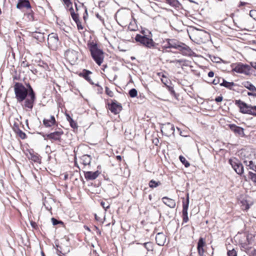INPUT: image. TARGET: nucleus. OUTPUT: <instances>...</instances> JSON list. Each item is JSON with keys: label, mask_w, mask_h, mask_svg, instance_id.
<instances>
[{"label": "nucleus", "mask_w": 256, "mask_h": 256, "mask_svg": "<svg viewBox=\"0 0 256 256\" xmlns=\"http://www.w3.org/2000/svg\"><path fill=\"white\" fill-rule=\"evenodd\" d=\"M189 204V196L188 194L187 195L186 200V202H183L182 204V218H183V222L186 223L188 220V210Z\"/></svg>", "instance_id": "nucleus-11"}, {"label": "nucleus", "mask_w": 256, "mask_h": 256, "mask_svg": "<svg viewBox=\"0 0 256 256\" xmlns=\"http://www.w3.org/2000/svg\"><path fill=\"white\" fill-rule=\"evenodd\" d=\"M116 158L117 160L120 161L122 160V157L120 156H116Z\"/></svg>", "instance_id": "nucleus-63"}, {"label": "nucleus", "mask_w": 256, "mask_h": 256, "mask_svg": "<svg viewBox=\"0 0 256 256\" xmlns=\"http://www.w3.org/2000/svg\"><path fill=\"white\" fill-rule=\"evenodd\" d=\"M168 91L170 92V94L172 95H174L175 94V92H174V88L173 87L171 86H166Z\"/></svg>", "instance_id": "nucleus-48"}, {"label": "nucleus", "mask_w": 256, "mask_h": 256, "mask_svg": "<svg viewBox=\"0 0 256 256\" xmlns=\"http://www.w3.org/2000/svg\"><path fill=\"white\" fill-rule=\"evenodd\" d=\"M208 76L210 78H212L214 76V72L212 71H210L208 73Z\"/></svg>", "instance_id": "nucleus-55"}, {"label": "nucleus", "mask_w": 256, "mask_h": 256, "mask_svg": "<svg viewBox=\"0 0 256 256\" xmlns=\"http://www.w3.org/2000/svg\"><path fill=\"white\" fill-rule=\"evenodd\" d=\"M242 86L248 89V90L252 91V92H256V87L252 84L250 82L248 81H246L242 83Z\"/></svg>", "instance_id": "nucleus-23"}, {"label": "nucleus", "mask_w": 256, "mask_h": 256, "mask_svg": "<svg viewBox=\"0 0 256 256\" xmlns=\"http://www.w3.org/2000/svg\"><path fill=\"white\" fill-rule=\"evenodd\" d=\"M81 162L84 166L90 165L91 162L92 157L88 154H84L80 158Z\"/></svg>", "instance_id": "nucleus-22"}, {"label": "nucleus", "mask_w": 256, "mask_h": 256, "mask_svg": "<svg viewBox=\"0 0 256 256\" xmlns=\"http://www.w3.org/2000/svg\"><path fill=\"white\" fill-rule=\"evenodd\" d=\"M158 74L160 76H162L161 81L166 86H168V84L170 82V80L167 78L166 76H164V74H161V73H158Z\"/></svg>", "instance_id": "nucleus-28"}, {"label": "nucleus", "mask_w": 256, "mask_h": 256, "mask_svg": "<svg viewBox=\"0 0 256 256\" xmlns=\"http://www.w3.org/2000/svg\"><path fill=\"white\" fill-rule=\"evenodd\" d=\"M234 22V25L236 26L237 28H240V29H242V26H238L236 22Z\"/></svg>", "instance_id": "nucleus-64"}, {"label": "nucleus", "mask_w": 256, "mask_h": 256, "mask_svg": "<svg viewBox=\"0 0 256 256\" xmlns=\"http://www.w3.org/2000/svg\"><path fill=\"white\" fill-rule=\"evenodd\" d=\"M166 44H165V45L164 46V47H165L166 48H170V46H169V39H168L166 40Z\"/></svg>", "instance_id": "nucleus-58"}, {"label": "nucleus", "mask_w": 256, "mask_h": 256, "mask_svg": "<svg viewBox=\"0 0 256 256\" xmlns=\"http://www.w3.org/2000/svg\"><path fill=\"white\" fill-rule=\"evenodd\" d=\"M228 162L237 174L242 175L244 173V166L238 159L236 158H230Z\"/></svg>", "instance_id": "nucleus-6"}, {"label": "nucleus", "mask_w": 256, "mask_h": 256, "mask_svg": "<svg viewBox=\"0 0 256 256\" xmlns=\"http://www.w3.org/2000/svg\"><path fill=\"white\" fill-rule=\"evenodd\" d=\"M169 46L179 50L182 54H187L190 50L188 46L175 39H169Z\"/></svg>", "instance_id": "nucleus-3"}, {"label": "nucleus", "mask_w": 256, "mask_h": 256, "mask_svg": "<svg viewBox=\"0 0 256 256\" xmlns=\"http://www.w3.org/2000/svg\"><path fill=\"white\" fill-rule=\"evenodd\" d=\"M66 4L67 7H70L72 6V2L70 0H62Z\"/></svg>", "instance_id": "nucleus-49"}, {"label": "nucleus", "mask_w": 256, "mask_h": 256, "mask_svg": "<svg viewBox=\"0 0 256 256\" xmlns=\"http://www.w3.org/2000/svg\"><path fill=\"white\" fill-rule=\"evenodd\" d=\"M161 184V183L160 182L158 181V182H156L155 180H151L149 182V184H148V185H149V186L150 188H156L157 186H160Z\"/></svg>", "instance_id": "nucleus-27"}, {"label": "nucleus", "mask_w": 256, "mask_h": 256, "mask_svg": "<svg viewBox=\"0 0 256 256\" xmlns=\"http://www.w3.org/2000/svg\"><path fill=\"white\" fill-rule=\"evenodd\" d=\"M21 66L23 67H27L28 66V63H26L24 62H22L21 63Z\"/></svg>", "instance_id": "nucleus-57"}, {"label": "nucleus", "mask_w": 256, "mask_h": 256, "mask_svg": "<svg viewBox=\"0 0 256 256\" xmlns=\"http://www.w3.org/2000/svg\"><path fill=\"white\" fill-rule=\"evenodd\" d=\"M144 247L148 250H152L153 249L152 244L151 242H145L143 244Z\"/></svg>", "instance_id": "nucleus-32"}, {"label": "nucleus", "mask_w": 256, "mask_h": 256, "mask_svg": "<svg viewBox=\"0 0 256 256\" xmlns=\"http://www.w3.org/2000/svg\"><path fill=\"white\" fill-rule=\"evenodd\" d=\"M222 82L220 83V86H224L226 88L232 90V87L235 85L234 82H228L226 80L224 79H222Z\"/></svg>", "instance_id": "nucleus-24"}, {"label": "nucleus", "mask_w": 256, "mask_h": 256, "mask_svg": "<svg viewBox=\"0 0 256 256\" xmlns=\"http://www.w3.org/2000/svg\"><path fill=\"white\" fill-rule=\"evenodd\" d=\"M92 74V72L88 70H84L82 72L80 73V76L84 78L88 82L91 84H94L89 75Z\"/></svg>", "instance_id": "nucleus-21"}, {"label": "nucleus", "mask_w": 256, "mask_h": 256, "mask_svg": "<svg viewBox=\"0 0 256 256\" xmlns=\"http://www.w3.org/2000/svg\"><path fill=\"white\" fill-rule=\"evenodd\" d=\"M246 252L250 256H256V250L252 247H250Z\"/></svg>", "instance_id": "nucleus-29"}, {"label": "nucleus", "mask_w": 256, "mask_h": 256, "mask_svg": "<svg viewBox=\"0 0 256 256\" xmlns=\"http://www.w3.org/2000/svg\"><path fill=\"white\" fill-rule=\"evenodd\" d=\"M108 108L112 112L115 114H118L122 110V106L120 104L116 101L112 102L111 104H108Z\"/></svg>", "instance_id": "nucleus-12"}, {"label": "nucleus", "mask_w": 256, "mask_h": 256, "mask_svg": "<svg viewBox=\"0 0 256 256\" xmlns=\"http://www.w3.org/2000/svg\"><path fill=\"white\" fill-rule=\"evenodd\" d=\"M161 131L166 136H170L174 132V126L170 122L162 124L161 126Z\"/></svg>", "instance_id": "nucleus-9"}, {"label": "nucleus", "mask_w": 256, "mask_h": 256, "mask_svg": "<svg viewBox=\"0 0 256 256\" xmlns=\"http://www.w3.org/2000/svg\"><path fill=\"white\" fill-rule=\"evenodd\" d=\"M96 16L97 18H98L101 21H103V20L102 19V16L98 14H96Z\"/></svg>", "instance_id": "nucleus-61"}, {"label": "nucleus", "mask_w": 256, "mask_h": 256, "mask_svg": "<svg viewBox=\"0 0 256 256\" xmlns=\"http://www.w3.org/2000/svg\"><path fill=\"white\" fill-rule=\"evenodd\" d=\"M40 134L42 136V137L44 138V140H48V138L47 137V136L48 135V134H44V133H40Z\"/></svg>", "instance_id": "nucleus-53"}, {"label": "nucleus", "mask_w": 256, "mask_h": 256, "mask_svg": "<svg viewBox=\"0 0 256 256\" xmlns=\"http://www.w3.org/2000/svg\"><path fill=\"white\" fill-rule=\"evenodd\" d=\"M84 9H85L86 14H84V20H86L88 14V12H87V8H86V7H84Z\"/></svg>", "instance_id": "nucleus-56"}, {"label": "nucleus", "mask_w": 256, "mask_h": 256, "mask_svg": "<svg viewBox=\"0 0 256 256\" xmlns=\"http://www.w3.org/2000/svg\"><path fill=\"white\" fill-rule=\"evenodd\" d=\"M26 88L20 82H16L14 86L15 98L17 102H24L22 106L32 110L36 97L34 90L30 84H26Z\"/></svg>", "instance_id": "nucleus-1"}, {"label": "nucleus", "mask_w": 256, "mask_h": 256, "mask_svg": "<svg viewBox=\"0 0 256 256\" xmlns=\"http://www.w3.org/2000/svg\"><path fill=\"white\" fill-rule=\"evenodd\" d=\"M179 158L180 161L184 165V166L186 168H188L190 166V163L186 160V158L183 156H180Z\"/></svg>", "instance_id": "nucleus-31"}, {"label": "nucleus", "mask_w": 256, "mask_h": 256, "mask_svg": "<svg viewBox=\"0 0 256 256\" xmlns=\"http://www.w3.org/2000/svg\"><path fill=\"white\" fill-rule=\"evenodd\" d=\"M163 202L170 208H174L176 206V202L174 200L168 198L166 196L162 198Z\"/></svg>", "instance_id": "nucleus-19"}, {"label": "nucleus", "mask_w": 256, "mask_h": 256, "mask_svg": "<svg viewBox=\"0 0 256 256\" xmlns=\"http://www.w3.org/2000/svg\"><path fill=\"white\" fill-rule=\"evenodd\" d=\"M236 104L240 108L241 112L248 114L250 107V105H248L240 100H236Z\"/></svg>", "instance_id": "nucleus-10"}, {"label": "nucleus", "mask_w": 256, "mask_h": 256, "mask_svg": "<svg viewBox=\"0 0 256 256\" xmlns=\"http://www.w3.org/2000/svg\"><path fill=\"white\" fill-rule=\"evenodd\" d=\"M52 222V224H64L63 222L60 220H58L56 219L52 218H51Z\"/></svg>", "instance_id": "nucleus-43"}, {"label": "nucleus", "mask_w": 256, "mask_h": 256, "mask_svg": "<svg viewBox=\"0 0 256 256\" xmlns=\"http://www.w3.org/2000/svg\"><path fill=\"white\" fill-rule=\"evenodd\" d=\"M100 205L105 210L110 207V204L108 202H101Z\"/></svg>", "instance_id": "nucleus-44"}, {"label": "nucleus", "mask_w": 256, "mask_h": 256, "mask_svg": "<svg viewBox=\"0 0 256 256\" xmlns=\"http://www.w3.org/2000/svg\"><path fill=\"white\" fill-rule=\"evenodd\" d=\"M248 114L256 116V106H250Z\"/></svg>", "instance_id": "nucleus-35"}, {"label": "nucleus", "mask_w": 256, "mask_h": 256, "mask_svg": "<svg viewBox=\"0 0 256 256\" xmlns=\"http://www.w3.org/2000/svg\"><path fill=\"white\" fill-rule=\"evenodd\" d=\"M28 158L34 162H40V158L37 154L30 152Z\"/></svg>", "instance_id": "nucleus-25"}, {"label": "nucleus", "mask_w": 256, "mask_h": 256, "mask_svg": "<svg viewBox=\"0 0 256 256\" xmlns=\"http://www.w3.org/2000/svg\"><path fill=\"white\" fill-rule=\"evenodd\" d=\"M166 238L164 234L162 233H158L156 236V244L160 246H162L164 244Z\"/></svg>", "instance_id": "nucleus-18"}, {"label": "nucleus", "mask_w": 256, "mask_h": 256, "mask_svg": "<svg viewBox=\"0 0 256 256\" xmlns=\"http://www.w3.org/2000/svg\"><path fill=\"white\" fill-rule=\"evenodd\" d=\"M128 28L131 31H135L136 30L137 26L132 22H130L128 26Z\"/></svg>", "instance_id": "nucleus-39"}, {"label": "nucleus", "mask_w": 256, "mask_h": 256, "mask_svg": "<svg viewBox=\"0 0 256 256\" xmlns=\"http://www.w3.org/2000/svg\"><path fill=\"white\" fill-rule=\"evenodd\" d=\"M85 178L87 180H92L96 179L100 174V172L98 170H96L94 172L88 171L84 172Z\"/></svg>", "instance_id": "nucleus-14"}, {"label": "nucleus", "mask_w": 256, "mask_h": 256, "mask_svg": "<svg viewBox=\"0 0 256 256\" xmlns=\"http://www.w3.org/2000/svg\"><path fill=\"white\" fill-rule=\"evenodd\" d=\"M249 241H248V236H246V242H240V246L243 250L244 252H246L248 250L249 248Z\"/></svg>", "instance_id": "nucleus-26"}, {"label": "nucleus", "mask_w": 256, "mask_h": 256, "mask_svg": "<svg viewBox=\"0 0 256 256\" xmlns=\"http://www.w3.org/2000/svg\"><path fill=\"white\" fill-rule=\"evenodd\" d=\"M244 163L248 169L252 170L256 172V161L249 160H246Z\"/></svg>", "instance_id": "nucleus-17"}, {"label": "nucleus", "mask_w": 256, "mask_h": 256, "mask_svg": "<svg viewBox=\"0 0 256 256\" xmlns=\"http://www.w3.org/2000/svg\"><path fill=\"white\" fill-rule=\"evenodd\" d=\"M18 135H19L20 137L22 139H24L26 137V134L20 130H19V132H18Z\"/></svg>", "instance_id": "nucleus-47"}, {"label": "nucleus", "mask_w": 256, "mask_h": 256, "mask_svg": "<svg viewBox=\"0 0 256 256\" xmlns=\"http://www.w3.org/2000/svg\"><path fill=\"white\" fill-rule=\"evenodd\" d=\"M223 97L222 96H218L215 98V101L217 102H220L222 100Z\"/></svg>", "instance_id": "nucleus-52"}, {"label": "nucleus", "mask_w": 256, "mask_h": 256, "mask_svg": "<svg viewBox=\"0 0 256 256\" xmlns=\"http://www.w3.org/2000/svg\"><path fill=\"white\" fill-rule=\"evenodd\" d=\"M66 58L72 64H74L78 59V53L74 50H68L65 52Z\"/></svg>", "instance_id": "nucleus-8"}, {"label": "nucleus", "mask_w": 256, "mask_h": 256, "mask_svg": "<svg viewBox=\"0 0 256 256\" xmlns=\"http://www.w3.org/2000/svg\"><path fill=\"white\" fill-rule=\"evenodd\" d=\"M182 62V60H174L171 61L170 62H178L181 63Z\"/></svg>", "instance_id": "nucleus-59"}, {"label": "nucleus", "mask_w": 256, "mask_h": 256, "mask_svg": "<svg viewBox=\"0 0 256 256\" xmlns=\"http://www.w3.org/2000/svg\"><path fill=\"white\" fill-rule=\"evenodd\" d=\"M249 175L252 180L255 184L256 185V172L254 173L252 172H250Z\"/></svg>", "instance_id": "nucleus-36"}, {"label": "nucleus", "mask_w": 256, "mask_h": 256, "mask_svg": "<svg viewBox=\"0 0 256 256\" xmlns=\"http://www.w3.org/2000/svg\"><path fill=\"white\" fill-rule=\"evenodd\" d=\"M222 79L223 78L220 77H216L215 78L212 80V83L214 85H216L218 84H220V83H222Z\"/></svg>", "instance_id": "nucleus-37"}, {"label": "nucleus", "mask_w": 256, "mask_h": 256, "mask_svg": "<svg viewBox=\"0 0 256 256\" xmlns=\"http://www.w3.org/2000/svg\"><path fill=\"white\" fill-rule=\"evenodd\" d=\"M106 92L110 97L114 96V92L108 87L106 88Z\"/></svg>", "instance_id": "nucleus-41"}, {"label": "nucleus", "mask_w": 256, "mask_h": 256, "mask_svg": "<svg viewBox=\"0 0 256 256\" xmlns=\"http://www.w3.org/2000/svg\"><path fill=\"white\" fill-rule=\"evenodd\" d=\"M56 122L54 116H51L49 118H44L43 120V124L46 127H51Z\"/></svg>", "instance_id": "nucleus-16"}, {"label": "nucleus", "mask_w": 256, "mask_h": 256, "mask_svg": "<svg viewBox=\"0 0 256 256\" xmlns=\"http://www.w3.org/2000/svg\"><path fill=\"white\" fill-rule=\"evenodd\" d=\"M142 35V36H144L146 37H152V34L150 31L148 30H143L141 32Z\"/></svg>", "instance_id": "nucleus-33"}, {"label": "nucleus", "mask_w": 256, "mask_h": 256, "mask_svg": "<svg viewBox=\"0 0 256 256\" xmlns=\"http://www.w3.org/2000/svg\"><path fill=\"white\" fill-rule=\"evenodd\" d=\"M170 6H175L178 1L177 0H166Z\"/></svg>", "instance_id": "nucleus-45"}, {"label": "nucleus", "mask_w": 256, "mask_h": 256, "mask_svg": "<svg viewBox=\"0 0 256 256\" xmlns=\"http://www.w3.org/2000/svg\"><path fill=\"white\" fill-rule=\"evenodd\" d=\"M70 126L72 128H78V125H77L76 122L75 121H74L73 119H70Z\"/></svg>", "instance_id": "nucleus-42"}, {"label": "nucleus", "mask_w": 256, "mask_h": 256, "mask_svg": "<svg viewBox=\"0 0 256 256\" xmlns=\"http://www.w3.org/2000/svg\"><path fill=\"white\" fill-rule=\"evenodd\" d=\"M204 241L202 238H200L198 243V250L200 252V250H203V247L204 245Z\"/></svg>", "instance_id": "nucleus-30"}, {"label": "nucleus", "mask_w": 256, "mask_h": 256, "mask_svg": "<svg viewBox=\"0 0 256 256\" xmlns=\"http://www.w3.org/2000/svg\"><path fill=\"white\" fill-rule=\"evenodd\" d=\"M66 119L67 120L70 122V119H72L70 115L68 114H66Z\"/></svg>", "instance_id": "nucleus-62"}, {"label": "nucleus", "mask_w": 256, "mask_h": 256, "mask_svg": "<svg viewBox=\"0 0 256 256\" xmlns=\"http://www.w3.org/2000/svg\"><path fill=\"white\" fill-rule=\"evenodd\" d=\"M227 254H228V256H237L236 252L234 249L231 250H228V252Z\"/></svg>", "instance_id": "nucleus-40"}, {"label": "nucleus", "mask_w": 256, "mask_h": 256, "mask_svg": "<svg viewBox=\"0 0 256 256\" xmlns=\"http://www.w3.org/2000/svg\"><path fill=\"white\" fill-rule=\"evenodd\" d=\"M128 94L131 98H135L137 96L138 92L136 88H132L129 90Z\"/></svg>", "instance_id": "nucleus-34"}, {"label": "nucleus", "mask_w": 256, "mask_h": 256, "mask_svg": "<svg viewBox=\"0 0 256 256\" xmlns=\"http://www.w3.org/2000/svg\"><path fill=\"white\" fill-rule=\"evenodd\" d=\"M135 40L148 48H153L156 45V44L152 39V37H146L138 34L135 37Z\"/></svg>", "instance_id": "nucleus-4"}, {"label": "nucleus", "mask_w": 256, "mask_h": 256, "mask_svg": "<svg viewBox=\"0 0 256 256\" xmlns=\"http://www.w3.org/2000/svg\"><path fill=\"white\" fill-rule=\"evenodd\" d=\"M242 203H244L242 208L244 210H247L250 208V206L248 204H245V203H246V201L244 202H242Z\"/></svg>", "instance_id": "nucleus-50"}, {"label": "nucleus", "mask_w": 256, "mask_h": 256, "mask_svg": "<svg viewBox=\"0 0 256 256\" xmlns=\"http://www.w3.org/2000/svg\"><path fill=\"white\" fill-rule=\"evenodd\" d=\"M64 132L62 131L54 132H51L47 136L48 138V140L52 141H59L60 142L61 136L63 134Z\"/></svg>", "instance_id": "nucleus-13"}, {"label": "nucleus", "mask_w": 256, "mask_h": 256, "mask_svg": "<svg viewBox=\"0 0 256 256\" xmlns=\"http://www.w3.org/2000/svg\"><path fill=\"white\" fill-rule=\"evenodd\" d=\"M48 47L52 50H56L59 44L58 36L56 34L52 33L48 36Z\"/></svg>", "instance_id": "nucleus-5"}, {"label": "nucleus", "mask_w": 256, "mask_h": 256, "mask_svg": "<svg viewBox=\"0 0 256 256\" xmlns=\"http://www.w3.org/2000/svg\"><path fill=\"white\" fill-rule=\"evenodd\" d=\"M72 18L73 20L76 22H78L79 21V18H78V14H76L74 12H72L71 14Z\"/></svg>", "instance_id": "nucleus-38"}, {"label": "nucleus", "mask_w": 256, "mask_h": 256, "mask_svg": "<svg viewBox=\"0 0 256 256\" xmlns=\"http://www.w3.org/2000/svg\"><path fill=\"white\" fill-rule=\"evenodd\" d=\"M77 25L78 29V30H82L84 28L83 26H82L79 20L78 22H76Z\"/></svg>", "instance_id": "nucleus-51"}, {"label": "nucleus", "mask_w": 256, "mask_h": 256, "mask_svg": "<svg viewBox=\"0 0 256 256\" xmlns=\"http://www.w3.org/2000/svg\"><path fill=\"white\" fill-rule=\"evenodd\" d=\"M88 46L94 61L98 65L100 66L104 62V57L102 50L99 48L97 44L93 42L88 43Z\"/></svg>", "instance_id": "nucleus-2"}, {"label": "nucleus", "mask_w": 256, "mask_h": 256, "mask_svg": "<svg viewBox=\"0 0 256 256\" xmlns=\"http://www.w3.org/2000/svg\"><path fill=\"white\" fill-rule=\"evenodd\" d=\"M250 16L256 20V10H251L250 12Z\"/></svg>", "instance_id": "nucleus-46"}, {"label": "nucleus", "mask_w": 256, "mask_h": 256, "mask_svg": "<svg viewBox=\"0 0 256 256\" xmlns=\"http://www.w3.org/2000/svg\"><path fill=\"white\" fill-rule=\"evenodd\" d=\"M229 128L231 130L234 132L236 134H238L240 136L244 135V128L238 126L234 124L229 125Z\"/></svg>", "instance_id": "nucleus-15"}, {"label": "nucleus", "mask_w": 256, "mask_h": 256, "mask_svg": "<svg viewBox=\"0 0 256 256\" xmlns=\"http://www.w3.org/2000/svg\"><path fill=\"white\" fill-rule=\"evenodd\" d=\"M30 5L28 0H18L16 4V8L18 9H22L23 8H30Z\"/></svg>", "instance_id": "nucleus-20"}, {"label": "nucleus", "mask_w": 256, "mask_h": 256, "mask_svg": "<svg viewBox=\"0 0 256 256\" xmlns=\"http://www.w3.org/2000/svg\"><path fill=\"white\" fill-rule=\"evenodd\" d=\"M28 18L30 20H34V16H33L32 14L29 13V14H28Z\"/></svg>", "instance_id": "nucleus-54"}, {"label": "nucleus", "mask_w": 256, "mask_h": 256, "mask_svg": "<svg viewBox=\"0 0 256 256\" xmlns=\"http://www.w3.org/2000/svg\"><path fill=\"white\" fill-rule=\"evenodd\" d=\"M251 67L249 65L238 63L233 68V70L237 73L242 74L246 76L250 74Z\"/></svg>", "instance_id": "nucleus-7"}, {"label": "nucleus", "mask_w": 256, "mask_h": 256, "mask_svg": "<svg viewBox=\"0 0 256 256\" xmlns=\"http://www.w3.org/2000/svg\"><path fill=\"white\" fill-rule=\"evenodd\" d=\"M251 66L256 70V62H251Z\"/></svg>", "instance_id": "nucleus-60"}]
</instances>
